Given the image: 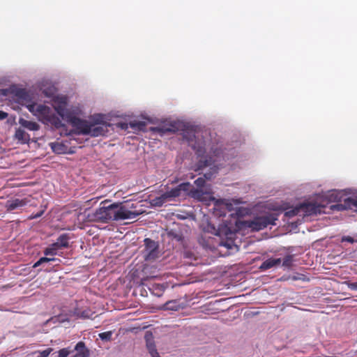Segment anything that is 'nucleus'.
Masks as SVG:
<instances>
[{
	"instance_id": "f257e3e1",
	"label": "nucleus",
	"mask_w": 357,
	"mask_h": 357,
	"mask_svg": "<svg viewBox=\"0 0 357 357\" xmlns=\"http://www.w3.org/2000/svg\"><path fill=\"white\" fill-rule=\"evenodd\" d=\"M108 200L101 202V206L93 213L94 220L107 223L111 221H119L136 218L139 213L128 210L121 204L113 203L109 205Z\"/></svg>"
},
{
	"instance_id": "f03ea898",
	"label": "nucleus",
	"mask_w": 357,
	"mask_h": 357,
	"mask_svg": "<svg viewBox=\"0 0 357 357\" xmlns=\"http://www.w3.org/2000/svg\"><path fill=\"white\" fill-rule=\"evenodd\" d=\"M278 215V213H269L264 215L256 216L251 220L245 221V225L252 231H259L268 225H275Z\"/></svg>"
},
{
	"instance_id": "7ed1b4c3",
	"label": "nucleus",
	"mask_w": 357,
	"mask_h": 357,
	"mask_svg": "<svg viewBox=\"0 0 357 357\" xmlns=\"http://www.w3.org/2000/svg\"><path fill=\"white\" fill-rule=\"evenodd\" d=\"M110 126L103 121V117L100 114L93 115L91 119L90 129L89 135L91 137H98L105 135L108 132V128Z\"/></svg>"
},
{
	"instance_id": "20e7f679",
	"label": "nucleus",
	"mask_w": 357,
	"mask_h": 357,
	"mask_svg": "<svg viewBox=\"0 0 357 357\" xmlns=\"http://www.w3.org/2000/svg\"><path fill=\"white\" fill-rule=\"evenodd\" d=\"M215 160L212 159V158H209L208 159H201L197 164L198 169H201L209 166H213L211 168L210 172L205 173L204 174V177H199L195 181V184L199 188H202L204 186L206 180H211L214 174L218 172V167L214 165Z\"/></svg>"
},
{
	"instance_id": "39448f33",
	"label": "nucleus",
	"mask_w": 357,
	"mask_h": 357,
	"mask_svg": "<svg viewBox=\"0 0 357 357\" xmlns=\"http://www.w3.org/2000/svg\"><path fill=\"white\" fill-rule=\"evenodd\" d=\"M26 107L43 123H44L52 112L50 107L45 105H37L34 102L26 105Z\"/></svg>"
},
{
	"instance_id": "423d86ee",
	"label": "nucleus",
	"mask_w": 357,
	"mask_h": 357,
	"mask_svg": "<svg viewBox=\"0 0 357 357\" xmlns=\"http://www.w3.org/2000/svg\"><path fill=\"white\" fill-rule=\"evenodd\" d=\"M144 258L146 261H153L158 257V245L155 241L146 238L144 239Z\"/></svg>"
},
{
	"instance_id": "0eeeda50",
	"label": "nucleus",
	"mask_w": 357,
	"mask_h": 357,
	"mask_svg": "<svg viewBox=\"0 0 357 357\" xmlns=\"http://www.w3.org/2000/svg\"><path fill=\"white\" fill-rule=\"evenodd\" d=\"M68 100L66 96H56L53 100V107L57 114L63 119H69L71 116L69 115L66 107Z\"/></svg>"
},
{
	"instance_id": "6e6552de",
	"label": "nucleus",
	"mask_w": 357,
	"mask_h": 357,
	"mask_svg": "<svg viewBox=\"0 0 357 357\" xmlns=\"http://www.w3.org/2000/svg\"><path fill=\"white\" fill-rule=\"evenodd\" d=\"M183 125L179 121H172L170 123H164L157 127L153 128L151 130L154 132H158L160 135L166 133H174L180 130H182Z\"/></svg>"
},
{
	"instance_id": "1a4fd4ad",
	"label": "nucleus",
	"mask_w": 357,
	"mask_h": 357,
	"mask_svg": "<svg viewBox=\"0 0 357 357\" xmlns=\"http://www.w3.org/2000/svg\"><path fill=\"white\" fill-rule=\"evenodd\" d=\"M68 120L72 126L79 130V133L83 135L89 134L91 121L83 120L76 116H70Z\"/></svg>"
},
{
	"instance_id": "9d476101",
	"label": "nucleus",
	"mask_w": 357,
	"mask_h": 357,
	"mask_svg": "<svg viewBox=\"0 0 357 357\" xmlns=\"http://www.w3.org/2000/svg\"><path fill=\"white\" fill-rule=\"evenodd\" d=\"M190 186V184L188 182L182 183L174 188L165 192V196L169 199V200L181 196L182 192H188Z\"/></svg>"
},
{
	"instance_id": "9b49d317",
	"label": "nucleus",
	"mask_w": 357,
	"mask_h": 357,
	"mask_svg": "<svg viewBox=\"0 0 357 357\" xmlns=\"http://www.w3.org/2000/svg\"><path fill=\"white\" fill-rule=\"evenodd\" d=\"M29 202V199L28 198L8 200L6 207L8 211H11L25 206Z\"/></svg>"
},
{
	"instance_id": "f8f14e48",
	"label": "nucleus",
	"mask_w": 357,
	"mask_h": 357,
	"mask_svg": "<svg viewBox=\"0 0 357 357\" xmlns=\"http://www.w3.org/2000/svg\"><path fill=\"white\" fill-rule=\"evenodd\" d=\"M301 211L305 216L317 214L321 211L319 206L317 205L315 203H303L301 204Z\"/></svg>"
},
{
	"instance_id": "ddd939ff",
	"label": "nucleus",
	"mask_w": 357,
	"mask_h": 357,
	"mask_svg": "<svg viewBox=\"0 0 357 357\" xmlns=\"http://www.w3.org/2000/svg\"><path fill=\"white\" fill-rule=\"evenodd\" d=\"M75 350L77 353L72 357H89V350L86 348L84 342L82 341L77 343Z\"/></svg>"
},
{
	"instance_id": "4468645a",
	"label": "nucleus",
	"mask_w": 357,
	"mask_h": 357,
	"mask_svg": "<svg viewBox=\"0 0 357 357\" xmlns=\"http://www.w3.org/2000/svg\"><path fill=\"white\" fill-rule=\"evenodd\" d=\"M43 123H45L47 125H51L55 127L56 128H60L63 126L61 119L57 115L54 114L52 112L50 113V114L44 121Z\"/></svg>"
},
{
	"instance_id": "2eb2a0df",
	"label": "nucleus",
	"mask_w": 357,
	"mask_h": 357,
	"mask_svg": "<svg viewBox=\"0 0 357 357\" xmlns=\"http://www.w3.org/2000/svg\"><path fill=\"white\" fill-rule=\"evenodd\" d=\"M15 96L18 98L22 104L25 103V106L28 104H31V97L26 89H20L17 90Z\"/></svg>"
},
{
	"instance_id": "dca6fc26",
	"label": "nucleus",
	"mask_w": 357,
	"mask_h": 357,
	"mask_svg": "<svg viewBox=\"0 0 357 357\" xmlns=\"http://www.w3.org/2000/svg\"><path fill=\"white\" fill-rule=\"evenodd\" d=\"M281 263V259L270 258L264 261L260 266L259 268L263 271L268 270L274 266H278Z\"/></svg>"
},
{
	"instance_id": "f3484780",
	"label": "nucleus",
	"mask_w": 357,
	"mask_h": 357,
	"mask_svg": "<svg viewBox=\"0 0 357 357\" xmlns=\"http://www.w3.org/2000/svg\"><path fill=\"white\" fill-rule=\"evenodd\" d=\"M357 207V197H348L344 199V204H337L335 206V207L338 210H342L347 208H351V207Z\"/></svg>"
},
{
	"instance_id": "a211bd4d",
	"label": "nucleus",
	"mask_w": 357,
	"mask_h": 357,
	"mask_svg": "<svg viewBox=\"0 0 357 357\" xmlns=\"http://www.w3.org/2000/svg\"><path fill=\"white\" fill-rule=\"evenodd\" d=\"M50 146L52 151L56 154L66 153L68 149V147L61 142H52Z\"/></svg>"
},
{
	"instance_id": "6ab92c4d",
	"label": "nucleus",
	"mask_w": 357,
	"mask_h": 357,
	"mask_svg": "<svg viewBox=\"0 0 357 357\" xmlns=\"http://www.w3.org/2000/svg\"><path fill=\"white\" fill-rule=\"evenodd\" d=\"M19 123L22 126L29 130L35 131L39 130L40 128L39 125L34 121L20 119Z\"/></svg>"
},
{
	"instance_id": "aec40b11",
	"label": "nucleus",
	"mask_w": 357,
	"mask_h": 357,
	"mask_svg": "<svg viewBox=\"0 0 357 357\" xmlns=\"http://www.w3.org/2000/svg\"><path fill=\"white\" fill-rule=\"evenodd\" d=\"M15 138L20 141L22 144L27 143L29 140V135L26 133L23 129L18 128L15 131Z\"/></svg>"
},
{
	"instance_id": "412c9836",
	"label": "nucleus",
	"mask_w": 357,
	"mask_h": 357,
	"mask_svg": "<svg viewBox=\"0 0 357 357\" xmlns=\"http://www.w3.org/2000/svg\"><path fill=\"white\" fill-rule=\"evenodd\" d=\"M169 199L165 196V193H163L160 197H157L153 199L151 201V204L153 206H161L163 205L164 203H165Z\"/></svg>"
},
{
	"instance_id": "4be33fe9",
	"label": "nucleus",
	"mask_w": 357,
	"mask_h": 357,
	"mask_svg": "<svg viewBox=\"0 0 357 357\" xmlns=\"http://www.w3.org/2000/svg\"><path fill=\"white\" fill-rule=\"evenodd\" d=\"M70 238L68 234H63L59 236V238L56 240V242L63 248H68L69 245L68 241Z\"/></svg>"
},
{
	"instance_id": "5701e85b",
	"label": "nucleus",
	"mask_w": 357,
	"mask_h": 357,
	"mask_svg": "<svg viewBox=\"0 0 357 357\" xmlns=\"http://www.w3.org/2000/svg\"><path fill=\"white\" fill-rule=\"evenodd\" d=\"M301 209H302L301 204H300L291 209L287 211L284 213V215L287 218L294 217V216L298 215L301 212H302Z\"/></svg>"
},
{
	"instance_id": "b1692460",
	"label": "nucleus",
	"mask_w": 357,
	"mask_h": 357,
	"mask_svg": "<svg viewBox=\"0 0 357 357\" xmlns=\"http://www.w3.org/2000/svg\"><path fill=\"white\" fill-rule=\"evenodd\" d=\"M164 308L168 310L176 311L179 309V304L176 301H169L164 305Z\"/></svg>"
},
{
	"instance_id": "393cba45",
	"label": "nucleus",
	"mask_w": 357,
	"mask_h": 357,
	"mask_svg": "<svg viewBox=\"0 0 357 357\" xmlns=\"http://www.w3.org/2000/svg\"><path fill=\"white\" fill-rule=\"evenodd\" d=\"M130 126L132 128L137 129L139 130H144L146 124L144 121H134L130 123Z\"/></svg>"
},
{
	"instance_id": "a878e982",
	"label": "nucleus",
	"mask_w": 357,
	"mask_h": 357,
	"mask_svg": "<svg viewBox=\"0 0 357 357\" xmlns=\"http://www.w3.org/2000/svg\"><path fill=\"white\" fill-rule=\"evenodd\" d=\"M75 314H76L77 317H78L79 318H84V319L89 318L92 315V314L91 313V311L89 310H84L82 311L78 310L75 312Z\"/></svg>"
},
{
	"instance_id": "bb28decb",
	"label": "nucleus",
	"mask_w": 357,
	"mask_h": 357,
	"mask_svg": "<svg viewBox=\"0 0 357 357\" xmlns=\"http://www.w3.org/2000/svg\"><path fill=\"white\" fill-rule=\"evenodd\" d=\"M293 255H287L284 259H283V261H282V266H284V267H287V268H289L292 266V263H293Z\"/></svg>"
},
{
	"instance_id": "cd10ccee",
	"label": "nucleus",
	"mask_w": 357,
	"mask_h": 357,
	"mask_svg": "<svg viewBox=\"0 0 357 357\" xmlns=\"http://www.w3.org/2000/svg\"><path fill=\"white\" fill-rule=\"evenodd\" d=\"M100 340L103 341H110L112 340V331H106L103 333H100L98 335Z\"/></svg>"
},
{
	"instance_id": "c85d7f7f",
	"label": "nucleus",
	"mask_w": 357,
	"mask_h": 357,
	"mask_svg": "<svg viewBox=\"0 0 357 357\" xmlns=\"http://www.w3.org/2000/svg\"><path fill=\"white\" fill-rule=\"evenodd\" d=\"M45 255H56L57 254V250L53 246L52 244L50 247L47 248L44 250Z\"/></svg>"
},
{
	"instance_id": "c756f323",
	"label": "nucleus",
	"mask_w": 357,
	"mask_h": 357,
	"mask_svg": "<svg viewBox=\"0 0 357 357\" xmlns=\"http://www.w3.org/2000/svg\"><path fill=\"white\" fill-rule=\"evenodd\" d=\"M56 259L55 258H48V257H41L38 261H37L34 265H33V268H36L39 266H40L41 264H43V263H47V262H49V261H55Z\"/></svg>"
},
{
	"instance_id": "7c9ffc66",
	"label": "nucleus",
	"mask_w": 357,
	"mask_h": 357,
	"mask_svg": "<svg viewBox=\"0 0 357 357\" xmlns=\"http://www.w3.org/2000/svg\"><path fill=\"white\" fill-rule=\"evenodd\" d=\"M147 347H148L149 353L152 357H158L159 356V354L157 351V349H155V345H153L151 343H147Z\"/></svg>"
},
{
	"instance_id": "2f4dec72",
	"label": "nucleus",
	"mask_w": 357,
	"mask_h": 357,
	"mask_svg": "<svg viewBox=\"0 0 357 357\" xmlns=\"http://www.w3.org/2000/svg\"><path fill=\"white\" fill-rule=\"evenodd\" d=\"M70 354V350L68 348H63L59 351L58 357H67Z\"/></svg>"
},
{
	"instance_id": "473e14b6",
	"label": "nucleus",
	"mask_w": 357,
	"mask_h": 357,
	"mask_svg": "<svg viewBox=\"0 0 357 357\" xmlns=\"http://www.w3.org/2000/svg\"><path fill=\"white\" fill-rule=\"evenodd\" d=\"M52 348H47L45 350L39 352V356L38 357H48V356L52 352Z\"/></svg>"
},
{
	"instance_id": "72a5a7b5",
	"label": "nucleus",
	"mask_w": 357,
	"mask_h": 357,
	"mask_svg": "<svg viewBox=\"0 0 357 357\" xmlns=\"http://www.w3.org/2000/svg\"><path fill=\"white\" fill-rule=\"evenodd\" d=\"M341 242H349L350 243H353L354 242H357V239L354 240L351 236H344L342 237Z\"/></svg>"
},
{
	"instance_id": "f704fd0d",
	"label": "nucleus",
	"mask_w": 357,
	"mask_h": 357,
	"mask_svg": "<svg viewBox=\"0 0 357 357\" xmlns=\"http://www.w3.org/2000/svg\"><path fill=\"white\" fill-rule=\"evenodd\" d=\"M349 289L351 290H357V282H349L347 283Z\"/></svg>"
},
{
	"instance_id": "c9c22d12",
	"label": "nucleus",
	"mask_w": 357,
	"mask_h": 357,
	"mask_svg": "<svg viewBox=\"0 0 357 357\" xmlns=\"http://www.w3.org/2000/svg\"><path fill=\"white\" fill-rule=\"evenodd\" d=\"M44 213V211H40L39 213H37L36 214H32L31 216H30V219H36V218H38L39 217H40Z\"/></svg>"
},
{
	"instance_id": "e433bc0d",
	"label": "nucleus",
	"mask_w": 357,
	"mask_h": 357,
	"mask_svg": "<svg viewBox=\"0 0 357 357\" xmlns=\"http://www.w3.org/2000/svg\"><path fill=\"white\" fill-rule=\"evenodd\" d=\"M8 116V114L5 112L0 110V120H3L6 119Z\"/></svg>"
},
{
	"instance_id": "4c0bfd02",
	"label": "nucleus",
	"mask_w": 357,
	"mask_h": 357,
	"mask_svg": "<svg viewBox=\"0 0 357 357\" xmlns=\"http://www.w3.org/2000/svg\"><path fill=\"white\" fill-rule=\"evenodd\" d=\"M52 245L57 250V251L63 248L56 241L52 243Z\"/></svg>"
},
{
	"instance_id": "58836bf2",
	"label": "nucleus",
	"mask_w": 357,
	"mask_h": 357,
	"mask_svg": "<svg viewBox=\"0 0 357 357\" xmlns=\"http://www.w3.org/2000/svg\"><path fill=\"white\" fill-rule=\"evenodd\" d=\"M189 134H190V137H188L186 136H184V137H185L188 141H190L191 140V137H195V135L193 133L190 132Z\"/></svg>"
},
{
	"instance_id": "ea45409f",
	"label": "nucleus",
	"mask_w": 357,
	"mask_h": 357,
	"mask_svg": "<svg viewBox=\"0 0 357 357\" xmlns=\"http://www.w3.org/2000/svg\"><path fill=\"white\" fill-rule=\"evenodd\" d=\"M213 153H214V155L215 156H218L220 155V151H218V150H215V151H213Z\"/></svg>"
},
{
	"instance_id": "a19ab883",
	"label": "nucleus",
	"mask_w": 357,
	"mask_h": 357,
	"mask_svg": "<svg viewBox=\"0 0 357 357\" xmlns=\"http://www.w3.org/2000/svg\"><path fill=\"white\" fill-rule=\"evenodd\" d=\"M146 279H145V278H142V284H145V281H146Z\"/></svg>"
}]
</instances>
